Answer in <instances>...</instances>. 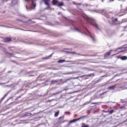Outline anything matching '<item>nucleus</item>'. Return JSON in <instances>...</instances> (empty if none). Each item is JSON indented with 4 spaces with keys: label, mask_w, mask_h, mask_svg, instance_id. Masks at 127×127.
Returning a JSON list of instances; mask_svg holds the SVG:
<instances>
[{
    "label": "nucleus",
    "mask_w": 127,
    "mask_h": 127,
    "mask_svg": "<svg viewBox=\"0 0 127 127\" xmlns=\"http://www.w3.org/2000/svg\"><path fill=\"white\" fill-rule=\"evenodd\" d=\"M114 0H110V1H113Z\"/></svg>",
    "instance_id": "30"
},
{
    "label": "nucleus",
    "mask_w": 127,
    "mask_h": 127,
    "mask_svg": "<svg viewBox=\"0 0 127 127\" xmlns=\"http://www.w3.org/2000/svg\"><path fill=\"white\" fill-rule=\"evenodd\" d=\"M64 117V116L63 115L59 117L58 119V123H61L67 121L66 120H63Z\"/></svg>",
    "instance_id": "2"
},
{
    "label": "nucleus",
    "mask_w": 127,
    "mask_h": 127,
    "mask_svg": "<svg viewBox=\"0 0 127 127\" xmlns=\"http://www.w3.org/2000/svg\"><path fill=\"white\" fill-rule=\"evenodd\" d=\"M89 126L88 125H86L84 123H82L81 127H89Z\"/></svg>",
    "instance_id": "17"
},
{
    "label": "nucleus",
    "mask_w": 127,
    "mask_h": 127,
    "mask_svg": "<svg viewBox=\"0 0 127 127\" xmlns=\"http://www.w3.org/2000/svg\"><path fill=\"white\" fill-rule=\"evenodd\" d=\"M86 117V116H82L80 117V118H79L76 119H73V120L70 121L69 122V123H73V122H75L76 121H78L81 119H83V118H85Z\"/></svg>",
    "instance_id": "1"
},
{
    "label": "nucleus",
    "mask_w": 127,
    "mask_h": 127,
    "mask_svg": "<svg viewBox=\"0 0 127 127\" xmlns=\"http://www.w3.org/2000/svg\"><path fill=\"white\" fill-rule=\"evenodd\" d=\"M116 84L115 85L109 87L107 89L108 90H113L115 88Z\"/></svg>",
    "instance_id": "9"
},
{
    "label": "nucleus",
    "mask_w": 127,
    "mask_h": 127,
    "mask_svg": "<svg viewBox=\"0 0 127 127\" xmlns=\"http://www.w3.org/2000/svg\"><path fill=\"white\" fill-rule=\"evenodd\" d=\"M53 100H48V102H51V101H52Z\"/></svg>",
    "instance_id": "27"
},
{
    "label": "nucleus",
    "mask_w": 127,
    "mask_h": 127,
    "mask_svg": "<svg viewBox=\"0 0 127 127\" xmlns=\"http://www.w3.org/2000/svg\"><path fill=\"white\" fill-rule=\"evenodd\" d=\"M32 115L31 113L29 112L25 113L23 115V117L28 116H31Z\"/></svg>",
    "instance_id": "12"
},
{
    "label": "nucleus",
    "mask_w": 127,
    "mask_h": 127,
    "mask_svg": "<svg viewBox=\"0 0 127 127\" xmlns=\"http://www.w3.org/2000/svg\"><path fill=\"white\" fill-rule=\"evenodd\" d=\"M58 1V0H53L52 2V5H57Z\"/></svg>",
    "instance_id": "6"
},
{
    "label": "nucleus",
    "mask_w": 127,
    "mask_h": 127,
    "mask_svg": "<svg viewBox=\"0 0 127 127\" xmlns=\"http://www.w3.org/2000/svg\"><path fill=\"white\" fill-rule=\"evenodd\" d=\"M58 82L57 80H53L51 81V84H53Z\"/></svg>",
    "instance_id": "18"
},
{
    "label": "nucleus",
    "mask_w": 127,
    "mask_h": 127,
    "mask_svg": "<svg viewBox=\"0 0 127 127\" xmlns=\"http://www.w3.org/2000/svg\"><path fill=\"white\" fill-rule=\"evenodd\" d=\"M93 103V104H95L96 103Z\"/></svg>",
    "instance_id": "33"
},
{
    "label": "nucleus",
    "mask_w": 127,
    "mask_h": 127,
    "mask_svg": "<svg viewBox=\"0 0 127 127\" xmlns=\"http://www.w3.org/2000/svg\"><path fill=\"white\" fill-rule=\"evenodd\" d=\"M106 92L103 93H102V94L101 95H102L104 94Z\"/></svg>",
    "instance_id": "28"
},
{
    "label": "nucleus",
    "mask_w": 127,
    "mask_h": 127,
    "mask_svg": "<svg viewBox=\"0 0 127 127\" xmlns=\"http://www.w3.org/2000/svg\"><path fill=\"white\" fill-rule=\"evenodd\" d=\"M59 111L56 112L54 114V116L55 117H57L59 114Z\"/></svg>",
    "instance_id": "16"
},
{
    "label": "nucleus",
    "mask_w": 127,
    "mask_h": 127,
    "mask_svg": "<svg viewBox=\"0 0 127 127\" xmlns=\"http://www.w3.org/2000/svg\"><path fill=\"white\" fill-rule=\"evenodd\" d=\"M52 54L46 57H45L43 58L42 59V60H46L48 59H49L52 56Z\"/></svg>",
    "instance_id": "11"
},
{
    "label": "nucleus",
    "mask_w": 127,
    "mask_h": 127,
    "mask_svg": "<svg viewBox=\"0 0 127 127\" xmlns=\"http://www.w3.org/2000/svg\"><path fill=\"white\" fill-rule=\"evenodd\" d=\"M58 94V93H53V94L52 95H51V96H53V95H56V94Z\"/></svg>",
    "instance_id": "24"
},
{
    "label": "nucleus",
    "mask_w": 127,
    "mask_h": 127,
    "mask_svg": "<svg viewBox=\"0 0 127 127\" xmlns=\"http://www.w3.org/2000/svg\"><path fill=\"white\" fill-rule=\"evenodd\" d=\"M94 26L96 27L97 28H98V26L97 25H94Z\"/></svg>",
    "instance_id": "26"
},
{
    "label": "nucleus",
    "mask_w": 127,
    "mask_h": 127,
    "mask_svg": "<svg viewBox=\"0 0 127 127\" xmlns=\"http://www.w3.org/2000/svg\"><path fill=\"white\" fill-rule=\"evenodd\" d=\"M94 76V73H91L89 74L88 75H84L82 76H81L80 77L82 78L83 77H84L85 76L86 77H91V76Z\"/></svg>",
    "instance_id": "5"
},
{
    "label": "nucleus",
    "mask_w": 127,
    "mask_h": 127,
    "mask_svg": "<svg viewBox=\"0 0 127 127\" xmlns=\"http://www.w3.org/2000/svg\"><path fill=\"white\" fill-rule=\"evenodd\" d=\"M88 77H86V78H85V80H86V79H88Z\"/></svg>",
    "instance_id": "29"
},
{
    "label": "nucleus",
    "mask_w": 127,
    "mask_h": 127,
    "mask_svg": "<svg viewBox=\"0 0 127 127\" xmlns=\"http://www.w3.org/2000/svg\"><path fill=\"white\" fill-rule=\"evenodd\" d=\"M119 108L120 109H123V108L125 109V107L124 106H122L120 107H119Z\"/></svg>",
    "instance_id": "21"
},
{
    "label": "nucleus",
    "mask_w": 127,
    "mask_h": 127,
    "mask_svg": "<svg viewBox=\"0 0 127 127\" xmlns=\"http://www.w3.org/2000/svg\"><path fill=\"white\" fill-rule=\"evenodd\" d=\"M111 53V52L110 51L106 53L104 55V59H106L108 58L110 55Z\"/></svg>",
    "instance_id": "4"
},
{
    "label": "nucleus",
    "mask_w": 127,
    "mask_h": 127,
    "mask_svg": "<svg viewBox=\"0 0 127 127\" xmlns=\"http://www.w3.org/2000/svg\"><path fill=\"white\" fill-rule=\"evenodd\" d=\"M26 1L28 2L30 0H31L32 1V5L34 7H35L36 6V4L34 2V0H25Z\"/></svg>",
    "instance_id": "8"
},
{
    "label": "nucleus",
    "mask_w": 127,
    "mask_h": 127,
    "mask_svg": "<svg viewBox=\"0 0 127 127\" xmlns=\"http://www.w3.org/2000/svg\"><path fill=\"white\" fill-rule=\"evenodd\" d=\"M121 59L122 60H126L127 59V57L126 56H123L121 57Z\"/></svg>",
    "instance_id": "15"
},
{
    "label": "nucleus",
    "mask_w": 127,
    "mask_h": 127,
    "mask_svg": "<svg viewBox=\"0 0 127 127\" xmlns=\"http://www.w3.org/2000/svg\"><path fill=\"white\" fill-rule=\"evenodd\" d=\"M43 0L45 4L47 6V7L48 8H50V5L49 3L50 0Z\"/></svg>",
    "instance_id": "3"
},
{
    "label": "nucleus",
    "mask_w": 127,
    "mask_h": 127,
    "mask_svg": "<svg viewBox=\"0 0 127 127\" xmlns=\"http://www.w3.org/2000/svg\"><path fill=\"white\" fill-rule=\"evenodd\" d=\"M87 20L89 22H89V19H88Z\"/></svg>",
    "instance_id": "31"
},
{
    "label": "nucleus",
    "mask_w": 127,
    "mask_h": 127,
    "mask_svg": "<svg viewBox=\"0 0 127 127\" xmlns=\"http://www.w3.org/2000/svg\"><path fill=\"white\" fill-rule=\"evenodd\" d=\"M76 116V114L75 115V116Z\"/></svg>",
    "instance_id": "34"
},
{
    "label": "nucleus",
    "mask_w": 127,
    "mask_h": 127,
    "mask_svg": "<svg viewBox=\"0 0 127 127\" xmlns=\"http://www.w3.org/2000/svg\"><path fill=\"white\" fill-rule=\"evenodd\" d=\"M109 113V114H111L114 112L113 110H112L110 111H108Z\"/></svg>",
    "instance_id": "20"
},
{
    "label": "nucleus",
    "mask_w": 127,
    "mask_h": 127,
    "mask_svg": "<svg viewBox=\"0 0 127 127\" xmlns=\"http://www.w3.org/2000/svg\"><path fill=\"white\" fill-rule=\"evenodd\" d=\"M82 55L83 56H86V55Z\"/></svg>",
    "instance_id": "32"
},
{
    "label": "nucleus",
    "mask_w": 127,
    "mask_h": 127,
    "mask_svg": "<svg viewBox=\"0 0 127 127\" xmlns=\"http://www.w3.org/2000/svg\"><path fill=\"white\" fill-rule=\"evenodd\" d=\"M116 51H118V52L117 53L122 52L124 51L123 50L121 49V48H118L116 50Z\"/></svg>",
    "instance_id": "14"
},
{
    "label": "nucleus",
    "mask_w": 127,
    "mask_h": 127,
    "mask_svg": "<svg viewBox=\"0 0 127 127\" xmlns=\"http://www.w3.org/2000/svg\"><path fill=\"white\" fill-rule=\"evenodd\" d=\"M112 21L113 22H114L117 21V18H112Z\"/></svg>",
    "instance_id": "19"
},
{
    "label": "nucleus",
    "mask_w": 127,
    "mask_h": 127,
    "mask_svg": "<svg viewBox=\"0 0 127 127\" xmlns=\"http://www.w3.org/2000/svg\"><path fill=\"white\" fill-rule=\"evenodd\" d=\"M5 53L6 54H9V55H13V54L12 53H10L8 52H5Z\"/></svg>",
    "instance_id": "22"
},
{
    "label": "nucleus",
    "mask_w": 127,
    "mask_h": 127,
    "mask_svg": "<svg viewBox=\"0 0 127 127\" xmlns=\"http://www.w3.org/2000/svg\"><path fill=\"white\" fill-rule=\"evenodd\" d=\"M68 53H70L72 54H76L75 52H68Z\"/></svg>",
    "instance_id": "23"
},
{
    "label": "nucleus",
    "mask_w": 127,
    "mask_h": 127,
    "mask_svg": "<svg viewBox=\"0 0 127 127\" xmlns=\"http://www.w3.org/2000/svg\"><path fill=\"white\" fill-rule=\"evenodd\" d=\"M91 37L93 40L95 41V39L94 37L93 36H91Z\"/></svg>",
    "instance_id": "25"
},
{
    "label": "nucleus",
    "mask_w": 127,
    "mask_h": 127,
    "mask_svg": "<svg viewBox=\"0 0 127 127\" xmlns=\"http://www.w3.org/2000/svg\"><path fill=\"white\" fill-rule=\"evenodd\" d=\"M11 40V38L9 37H6L4 39V41L5 42H8L10 41Z\"/></svg>",
    "instance_id": "7"
},
{
    "label": "nucleus",
    "mask_w": 127,
    "mask_h": 127,
    "mask_svg": "<svg viewBox=\"0 0 127 127\" xmlns=\"http://www.w3.org/2000/svg\"><path fill=\"white\" fill-rule=\"evenodd\" d=\"M64 3L62 2H59L58 1V3L57 4V6L58 7H61L62 6H63L64 5Z\"/></svg>",
    "instance_id": "10"
},
{
    "label": "nucleus",
    "mask_w": 127,
    "mask_h": 127,
    "mask_svg": "<svg viewBox=\"0 0 127 127\" xmlns=\"http://www.w3.org/2000/svg\"><path fill=\"white\" fill-rule=\"evenodd\" d=\"M66 62V61L64 60H59L58 62V63H61L64 62ZM67 62H69L68 61H66Z\"/></svg>",
    "instance_id": "13"
}]
</instances>
